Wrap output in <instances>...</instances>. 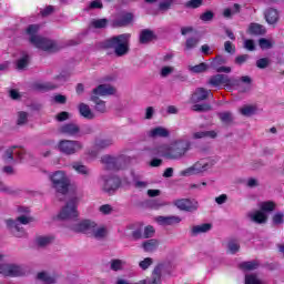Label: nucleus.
I'll use <instances>...</instances> for the list:
<instances>
[{"label":"nucleus","mask_w":284,"mask_h":284,"mask_svg":"<svg viewBox=\"0 0 284 284\" xmlns=\"http://www.w3.org/2000/svg\"><path fill=\"white\" fill-rule=\"evenodd\" d=\"M209 85L219 88V85H226V88H237L239 92L245 93L252 90V78L243 75L240 79L230 78L225 74H215L209 79Z\"/></svg>","instance_id":"1"},{"label":"nucleus","mask_w":284,"mask_h":284,"mask_svg":"<svg viewBox=\"0 0 284 284\" xmlns=\"http://www.w3.org/2000/svg\"><path fill=\"white\" fill-rule=\"evenodd\" d=\"M191 146L192 144L187 140H176L170 145L158 148L153 154H158V156H162L169 161H181V159L185 158V154L190 152Z\"/></svg>","instance_id":"2"},{"label":"nucleus","mask_w":284,"mask_h":284,"mask_svg":"<svg viewBox=\"0 0 284 284\" xmlns=\"http://www.w3.org/2000/svg\"><path fill=\"white\" fill-rule=\"evenodd\" d=\"M18 212L22 215H19L16 220H7L6 224L9 232H11L16 239H26L28 233L21 225H28L29 223H32V217L28 215L30 214V209L21 206L18 209Z\"/></svg>","instance_id":"3"},{"label":"nucleus","mask_w":284,"mask_h":284,"mask_svg":"<svg viewBox=\"0 0 284 284\" xmlns=\"http://www.w3.org/2000/svg\"><path fill=\"white\" fill-rule=\"evenodd\" d=\"M39 24H30L27 28V34L29 37L30 43H32V45L39 50H43L44 52L59 51V44H57V42L37 34L39 32Z\"/></svg>","instance_id":"4"},{"label":"nucleus","mask_w":284,"mask_h":284,"mask_svg":"<svg viewBox=\"0 0 284 284\" xmlns=\"http://www.w3.org/2000/svg\"><path fill=\"white\" fill-rule=\"evenodd\" d=\"M132 34L122 33L109 38L102 42V48L105 50H114L115 57H125L130 52V39Z\"/></svg>","instance_id":"5"},{"label":"nucleus","mask_w":284,"mask_h":284,"mask_svg":"<svg viewBox=\"0 0 284 284\" xmlns=\"http://www.w3.org/2000/svg\"><path fill=\"white\" fill-rule=\"evenodd\" d=\"M59 134H63V136H72L73 139H81L88 134H92L94 129L90 124L79 125L75 122H68L59 126Z\"/></svg>","instance_id":"6"},{"label":"nucleus","mask_w":284,"mask_h":284,"mask_svg":"<svg viewBox=\"0 0 284 284\" xmlns=\"http://www.w3.org/2000/svg\"><path fill=\"white\" fill-rule=\"evenodd\" d=\"M114 92L115 90L110 84H100L92 90L91 101L95 104L97 112L103 114L106 111L105 101L99 99V97H110Z\"/></svg>","instance_id":"7"},{"label":"nucleus","mask_w":284,"mask_h":284,"mask_svg":"<svg viewBox=\"0 0 284 284\" xmlns=\"http://www.w3.org/2000/svg\"><path fill=\"white\" fill-rule=\"evenodd\" d=\"M49 179L55 192L59 194H68V190H70V179H68L65 171H55L49 175Z\"/></svg>","instance_id":"8"},{"label":"nucleus","mask_w":284,"mask_h":284,"mask_svg":"<svg viewBox=\"0 0 284 284\" xmlns=\"http://www.w3.org/2000/svg\"><path fill=\"white\" fill-rule=\"evenodd\" d=\"M78 205L79 197H71L60 211L58 219H60V221H75L79 219Z\"/></svg>","instance_id":"9"},{"label":"nucleus","mask_w":284,"mask_h":284,"mask_svg":"<svg viewBox=\"0 0 284 284\" xmlns=\"http://www.w3.org/2000/svg\"><path fill=\"white\" fill-rule=\"evenodd\" d=\"M58 150L67 156H72V154H77L83 150V142L78 140H61L58 143Z\"/></svg>","instance_id":"10"},{"label":"nucleus","mask_w":284,"mask_h":284,"mask_svg":"<svg viewBox=\"0 0 284 284\" xmlns=\"http://www.w3.org/2000/svg\"><path fill=\"white\" fill-rule=\"evenodd\" d=\"M72 77V73L70 71H62L59 75L55 77V81H58V84H54L52 82H44V83H38L36 84V90L39 92H48L50 90H57L59 85H63L65 81H68Z\"/></svg>","instance_id":"11"},{"label":"nucleus","mask_w":284,"mask_h":284,"mask_svg":"<svg viewBox=\"0 0 284 284\" xmlns=\"http://www.w3.org/2000/svg\"><path fill=\"white\" fill-rule=\"evenodd\" d=\"M121 187V179L119 176H108L101 178V190L109 196H112L116 190Z\"/></svg>","instance_id":"12"},{"label":"nucleus","mask_w":284,"mask_h":284,"mask_svg":"<svg viewBox=\"0 0 284 284\" xmlns=\"http://www.w3.org/2000/svg\"><path fill=\"white\" fill-rule=\"evenodd\" d=\"M3 256L0 254V261ZM0 274L2 276H9L10 278H17V276H26V268L17 264H1Z\"/></svg>","instance_id":"13"},{"label":"nucleus","mask_w":284,"mask_h":284,"mask_svg":"<svg viewBox=\"0 0 284 284\" xmlns=\"http://www.w3.org/2000/svg\"><path fill=\"white\" fill-rule=\"evenodd\" d=\"M211 165L210 162L206 160H200L195 164H193L191 168H187L183 171H181V176H192L194 174H203V172H207L210 170Z\"/></svg>","instance_id":"14"},{"label":"nucleus","mask_w":284,"mask_h":284,"mask_svg":"<svg viewBox=\"0 0 284 284\" xmlns=\"http://www.w3.org/2000/svg\"><path fill=\"white\" fill-rule=\"evenodd\" d=\"M102 163L105 165L106 170H121L123 165H125V155H104Z\"/></svg>","instance_id":"15"},{"label":"nucleus","mask_w":284,"mask_h":284,"mask_svg":"<svg viewBox=\"0 0 284 284\" xmlns=\"http://www.w3.org/2000/svg\"><path fill=\"white\" fill-rule=\"evenodd\" d=\"M164 268H165L164 264H158L152 272L151 278L148 277L145 280H141L133 284H161V276L163 274Z\"/></svg>","instance_id":"16"},{"label":"nucleus","mask_w":284,"mask_h":284,"mask_svg":"<svg viewBox=\"0 0 284 284\" xmlns=\"http://www.w3.org/2000/svg\"><path fill=\"white\" fill-rule=\"evenodd\" d=\"M94 224L95 223L90 220H84L77 224H72L70 227L73 232H78V233L87 234L88 236H91Z\"/></svg>","instance_id":"17"},{"label":"nucleus","mask_w":284,"mask_h":284,"mask_svg":"<svg viewBox=\"0 0 284 284\" xmlns=\"http://www.w3.org/2000/svg\"><path fill=\"white\" fill-rule=\"evenodd\" d=\"M114 145V138L112 136H99L94 139L93 149L97 152H103V150H108V148H112Z\"/></svg>","instance_id":"18"},{"label":"nucleus","mask_w":284,"mask_h":284,"mask_svg":"<svg viewBox=\"0 0 284 284\" xmlns=\"http://www.w3.org/2000/svg\"><path fill=\"white\" fill-rule=\"evenodd\" d=\"M174 205L183 212H196L199 210V202L189 199L176 200Z\"/></svg>","instance_id":"19"},{"label":"nucleus","mask_w":284,"mask_h":284,"mask_svg":"<svg viewBox=\"0 0 284 284\" xmlns=\"http://www.w3.org/2000/svg\"><path fill=\"white\" fill-rule=\"evenodd\" d=\"M248 221L252 223H256L257 225H263L264 223H267V214H265L263 211H251L246 214Z\"/></svg>","instance_id":"20"},{"label":"nucleus","mask_w":284,"mask_h":284,"mask_svg":"<svg viewBox=\"0 0 284 284\" xmlns=\"http://www.w3.org/2000/svg\"><path fill=\"white\" fill-rule=\"evenodd\" d=\"M134 16L132 13H122L115 20L112 21V28H125V26H130Z\"/></svg>","instance_id":"21"},{"label":"nucleus","mask_w":284,"mask_h":284,"mask_svg":"<svg viewBox=\"0 0 284 284\" xmlns=\"http://www.w3.org/2000/svg\"><path fill=\"white\" fill-rule=\"evenodd\" d=\"M23 154H26V151L23 149H20L17 151V148L8 149L4 152L3 160L6 163H12L14 161V155L17 156L18 161L23 160Z\"/></svg>","instance_id":"22"},{"label":"nucleus","mask_w":284,"mask_h":284,"mask_svg":"<svg viewBox=\"0 0 284 284\" xmlns=\"http://www.w3.org/2000/svg\"><path fill=\"white\" fill-rule=\"evenodd\" d=\"M212 95V91L205 88H197L195 92L191 97L192 103H201V101H205L207 97Z\"/></svg>","instance_id":"23"},{"label":"nucleus","mask_w":284,"mask_h":284,"mask_svg":"<svg viewBox=\"0 0 284 284\" xmlns=\"http://www.w3.org/2000/svg\"><path fill=\"white\" fill-rule=\"evenodd\" d=\"M150 139H168L170 131L163 126H156L148 132Z\"/></svg>","instance_id":"24"},{"label":"nucleus","mask_w":284,"mask_h":284,"mask_svg":"<svg viewBox=\"0 0 284 284\" xmlns=\"http://www.w3.org/2000/svg\"><path fill=\"white\" fill-rule=\"evenodd\" d=\"M156 223L159 225H179L181 223V217L179 215H170V216H156Z\"/></svg>","instance_id":"25"},{"label":"nucleus","mask_w":284,"mask_h":284,"mask_svg":"<svg viewBox=\"0 0 284 284\" xmlns=\"http://www.w3.org/2000/svg\"><path fill=\"white\" fill-rule=\"evenodd\" d=\"M210 230H212V224L204 223L201 225L192 226L190 234H191V236H199V234H205V233L210 232Z\"/></svg>","instance_id":"26"},{"label":"nucleus","mask_w":284,"mask_h":284,"mask_svg":"<svg viewBox=\"0 0 284 284\" xmlns=\"http://www.w3.org/2000/svg\"><path fill=\"white\" fill-rule=\"evenodd\" d=\"M78 110L83 119H88V121H92V119L95 118L94 112H92V109H90V105L85 103H80Z\"/></svg>","instance_id":"27"},{"label":"nucleus","mask_w":284,"mask_h":284,"mask_svg":"<svg viewBox=\"0 0 284 284\" xmlns=\"http://www.w3.org/2000/svg\"><path fill=\"white\" fill-rule=\"evenodd\" d=\"M154 39H156V34L150 29H144L140 33V43L142 44L150 43V41H154Z\"/></svg>","instance_id":"28"},{"label":"nucleus","mask_w":284,"mask_h":284,"mask_svg":"<svg viewBox=\"0 0 284 284\" xmlns=\"http://www.w3.org/2000/svg\"><path fill=\"white\" fill-rule=\"evenodd\" d=\"M264 14L266 23H268L270 26L278 23V11L276 9H267Z\"/></svg>","instance_id":"29"},{"label":"nucleus","mask_w":284,"mask_h":284,"mask_svg":"<svg viewBox=\"0 0 284 284\" xmlns=\"http://www.w3.org/2000/svg\"><path fill=\"white\" fill-rule=\"evenodd\" d=\"M142 248L144 252H156L159 250V240L151 239L146 240L142 243Z\"/></svg>","instance_id":"30"},{"label":"nucleus","mask_w":284,"mask_h":284,"mask_svg":"<svg viewBox=\"0 0 284 284\" xmlns=\"http://www.w3.org/2000/svg\"><path fill=\"white\" fill-rule=\"evenodd\" d=\"M108 234V231L105 230V227L103 226H97V223L93 224V229L91 231V235L90 236H93V239H98V240H101V239H105V235Z\"/></svg>","instance_id":"31"},{"label":"nucleus","mask_w":284,"mask_h":284,"mask_svg":"<svg viewBox=\"0 0 284 284\" xmlns=\"http://www.w3.org/2000/svg\"><path fill=\"white\" fill-rule=\"evenodd\" d=\"M217 116L222 123H225L226 125H230V123H234V114L232 111H224L217 113Z\"/></svg>","instance_id":"32"},{"label":"nucleus","mask_w":284,"mask_h":284,"mask_svg":"<svg viewBox=\"0 0 284 284\" xmlns=\"http://www.w3.org/2000/svg\"><path fill=\"white\" fill-rule=\"evenodd\" d=\"M109 20L105 18L102 19H93L90 22V28H94L95 30H102L103 28H108Z\"/></svg>","instance_id":"33"},{"label":"nucleus","mask_w":284,"mask_h":284,"mask_svg":"<svg viewBox=\"0 0 284 284\" xmlns=\"http://www.w3.org/2000/svg\"><path fill=\"white\" fill-rule=\"evenodd\" d=\"M248 32L250 34H255L256 37L261 36V34H265V27H263V24H258V23H251L248 27Z\"/></svg>","instance_id":"34"},{"label":"nucleus","mask_w":284,"mask_h":284,"mask_svg":"<svg viewBox=\"0 0 284 284\" xmlns=\"http://www.w3.org/2000/svg\"><path fill=\"white\" fill-rule=\"evenodd\" d=\"M216 131H199L193 133V139H216Z\"/></svg>","instance_id":"35"},{"label":"nucleus","mask_w":284,"mask_h":284,"mask_svg":"<svg viewBox=\"0 0 284 284\" xmlns=\"http://www.w3.org/2000/svg\"><path fill=\"white\" fill-rule=\"evenodd\" d=\"M72 168L78 172V174H82V176H90V169L80 162H73Z\"/></svg>","instance_id":"36"},{"label":"nucleus","mask_w":284,"mask_h":284,"mask_svg":"<svg viewBox=\"0 0 284 284\" xmlns=\"http://www.w3.org/2000/svg\"><path fill=\"white\" fill-rule=\"evenodd\" d=\"M37 244L39 245V247H45L48 245H50V243H52V241H54V236L52 235H44V236H39L37 237Z\"/></svg>","instance_id":"37"},{"label":"nucleus","mask_w":284,"mask_h":284,"mask_svg":"<svg viewBox=\"0 0 284 284\" xmlns=\"http://www.w3.org/2000/svg\"><path fill=\"white\" fill-rule=\"evenodd\" d=\"M207 63L202 62L197 65L189 67L190 72L193 74H203V72H207Z\"/></svg>","instance_id":"38"},{"label":"nucleus","mask_w":284,"mask_h":284,"mask_svg":"<svg viewBox=\"0 0 284 284\" xmlns=\"http://www.w3.org/2000/svg\"><path fill=\"white\" fill-rule=\"evenodd\" d=\"M261 212H274L276 210V204L272 201L262 202L260 204Z\"/></svg>","instance_id":"39"},{"label":"nucleus","mask_w":284,"mask_h":284,"mask_svg":"<svg viewBox=\"0 0 284 284\" xmlns=\"http://www.w3.org/2000/svg\"><path fill=\"white\" fill-rule=\"evenodd\" d=\"M237 12H241V4L235 3V4L233 6V11H232V9H230V8L224 9L223 17H224L225 19H231V18H232V14H236Z\"/></svg>","instance_id":"40"},{"label":"nucleus","mask_w":284,"mask_h":284,"mask_svg":"<svg viewBox=\"0 0 284 284\" xmlns=\"http://www.w3.org/2000/svg\"><path fill=\"white\" fill-rule=\"evenodd\" d=\"M258 265L260 264L256 261H248V262H242L240 264V267L241 270L252 271V270H257Z\"/></svg>","instance_id":"41"},{"label":"nucleus","mask_w":284,"mask_h":284,"mask_svg":"<svg viewBox=\"0 0 284 284\" xmlns=\"http://www.w3.org/2000/svg\"><path fill=\"white\" fill-rule=\"evenodd\" d=\"M38 280L43 281V283H47V284H52V283H55L57 281L54 276H50V274L45 272L38 273Z\"/></svg>","instance_id":"42"},{"label":"nucleus","mask_w":284,"mask_h":284,"mask_svg":"<svg viewBox=\"0 0 284 284\" xmlns=\"http://www.w3.org/2000/svg\"><path fill=\"white\" fill-rule=\"evenodd\" d=\"M29 61H30V57L28 54H23L22 58H20L17 61V69L18 70H26V68H28Z\"/></svg>","instance_id":"43"},{"label":"nucleus","mask_w":284,"mask_h":284,"mask_svg":"<svg viewBox=\"0 0 284 284\" xmlns=\"http://www.w3.org/2000/svg\"><path fill=\"white\" fill-rule=\"evenodd\" d=\"M193 112H210V110H212V105H210L209 103H204V104H194L192 106Z\"/></svg>","instance_id":"44"},{"label":"nucleus","mask_w":284,"mask_h":284,"mask_svg":"<svg viewBox=\"0 0 284 284\" xmlns=\"http://www.w3.org/2000/svg\"><path fill=\"white\" fill-rule=\"evenodd\" d=\"M272 63V60L270 58H261L256 61V68L260 70H265V68H268Z\"/></svg>","instance_id":"45"},{"label":"nucleus","mask_w":284,"mask_h":284,"mask_svg":"<svg viewBox=\"0 0 284 284\" xmlns=\"http://www.w3.org/2000/svg\"><path fill=\"white\" fill-rule=\"evenodd\" d=\"M245 284H264V283L258 278V276L254 274H248V275H245Z\"/></svg>","instance_id":"46"},{"label":"nucleus","mask_w":284,"mask_h":284,"mask_svg":"<svg viewBox=\"0 0 284 284\" xmlns=\"http://www.w3.org/2000/svg\"><path fill=\"white\" fill-rule=\"evenodd\" d=\"M227 247H229V252L231 254H236V252H239V250H241V245L235 240H231L227 244Z\"/></svg>","instance_id":"47"},{"label":"nucleus","mask_w":284,"mask_h":284,"mask_svg":"<svg viewBox=\"0 0 284 284\" xmlns=\"http://www.w3.org/2000/svg\"><path fill=\"white\" fill-rule=\"evenodd\" d=\"M200 20L203 21L204 23H207L210 21L214 20V12L213 11H205L200 16Z\"/></svg>","instance_id":"48"},{"label":"nucleus","mask_w":284,"mask_h":284,"mask_svg":"<svg viewBox=\"0 0 284 284\" xmlns=\"http://www.w3.org/2000/svg\"><path fill=\"white\" fill-rule=\"evenodd\" d=\"M199 45V38H189L185 42V50H194Z\"/></svg>","instance_id":"49"},{"label":"nucleus","mask_w":284,"mask_h":284,"mask_svg":"<svg viewBox=\"0 0 284 284\" xmlns=\"http://www.w3.org/2000/svg\"><path fill=\"white\" fill-rule=\"evenodd\" d=\"M240 112L243 116H252V114H254V112H256V108H254L252 105H246V106L242 108L240 110Z\"/></svg>","instance_id":"50"},{"label":"nucleus","mask_w":284,"mask_h":284,"mask_svg":"<svg viewBox=\"0 0 284 284\" xmlns=\"http://www.w3.org/2000/svg\"><path fill=\"white\" fill-rule=\"evenodd\" d=\"M111 270L113 272H119L123 270V261L122 260H111Z\"/></svg>","instance_id":"51"},{"label":"nucleus","mask_w":284,"mask_h":284,"mask_svg":"<svg viewBox=\"0 0 284 284\" xmlns=\"http://www.w3.org/2000/svg\"><path fill=\"white\" fill-rule=\"evenodd\" d=\"M273 224L274 225H283L284 224V213L277 212L273 215Z\"/></svg>","instance_id":"52"},{"label":"nucleus","mask_w":284,"mask_h":284,"mask_svg":"<svg viewBox=\"0 0 284 284\" xmlns=\"http://www.w3.org/2000/svg\"><path fill=\"white\" fill-rule=\"evenodd\" d=\"M133 185H134L135 190H145V187H148L149 183L145 181H141L136 178H133Z\"/></svg>","instance_id":"53"},{"label":"nucleus","mask_w":284,"mask_h":284,"mask_svg":"<svg viewBox=\"0 0 284 284\" xmlns=\"http://www.w3.org/2000/svg\"><path fill=\"white\" fill-rule=\"evenodd\" d=\"M103 8V2L101 0H93L89 3V6L85 8V10H101Z\"/></svg>","instance_id":"54"},{"label":"nucleus","mask_w":284,"mask_h":284,"mask_svg":"<svg viewBox=\"0 0 284 284\" xmlns=\"http://www.w3.org/2000/svg\"><path fill=\"white\" fill-rule=\"evenodd\" d=\"M18 125H26V123H28V113L20 111L18 113V121H17Z\"/></svg>","instance_id":"55"},{"label":"nucleus","mask_w":284,"mask_h":284,"mask_svg":"<svg viewBox=\"0 0 284 284\" xmlns=\"http://www.w3.org/2000/svg\"><path fill=\"white\" fill-rule=\"evenodd\" d=\"M152 263H154V260H152V257H145L139 263V267H141V270H148V267H150Z\"/></svg>","instance_id":"56"},{"label":"nucleus","mask_w":284,"mask_h":284,"mask_svg":"<svg viewBox=\"0 0 284 284\" xmlns=\"http://www.w3.org/2000/svg\"><path fill=\"white\" fill-rule=\"evenodd\" d=\"M224 50L229 54H234L236 52V47H234L231 41H226L224 42Z\"/></svg>","instance_id":"57"},{"label":"nucleus","mask_w":284,"mask_h":284,"mask_svg":"<svg viewBox=\"0 0 284 284\" xmlns=\"http://www.w3.org/2000/svg\"><path fill=\"white\" fill-rule=\"evenodd\" d=\"M154 236V226L149 225L144 229L143 239H152Z\"/></svg>","instance_id":"58"},{"label":"nucleus","mask_w":284,"mask_h":284,"mask_svg":"<svg viewBox=\"0 0 284 284\" xmlns=\"http://www.w3.org/2000/svg\"><path fill=\"white\" fill-rule=\"evenodd\" d=\"M247 59H250V54L237 55L235 58V64L236 65H243V63H245L247 61Z\"/></svg>","instance_id":"59"},{"label":"nucleus","mask_w":284,"mask_h":284,"mask_svg":"<svg viewBox=\"0 0 284 284\" xmlns=\"http://www.w3.org/2000/svg\"><path fill=\"white\" fill-rule=\"evenodd\" d=\"M172 0H164L163 2H160V10H162L163 12H165L166 10H170V8H172Z\"/></svg>","instance_id":"60"},{"label":"nucleus","mask_w":284,"mask_h":284,"mask_svg":"<svg viewBox=\"0 0 284 284\" xmlns=\"http://www.w3.org/2000/svg\"><path fill=\"white\" fill-rule=\"evenodd\" d=\"M244 48H245V50H248L250 52H254V50H256V45L254 44V40H245L244 41Z\"/></svg>","instance_id":"61"},{"label":"nucleus","mask_w":284,"mask_h":284,"mask_svg":"<svg viewBox=\"0 0 284 284\" xmlns=\"http://www.w3.org/2000/svg\"><path fill=\"white\" fill-rule=\"evenodd\" d=\"M260 47L263 50H270V48H272V42H270V40H267L265 38H262V39H260Z\"/></svg>","instance_id":"62"},{"label":"nucleus","mask_w":284,"mask_h":284,"mask_svg":"<svg viewBox=\"0 0 284 284\" xmlns=\"http://www.w3.org/2000/svg\"><path fill=\"white\" fill-rule=\"evenodd\" d=\"M187 8H201L203 6V0H190L186 2Z\"/></svg>","instance_id":"63"},{"label":"nucleus","mask_w":284,"mask_h":284,"mask_svg":"<svg viewBox=\"0 0 284 284\" xmlns=\"http://www.w3.org/2000/svg\"><path fill=\"white\" fill-rule=\"evenodd\" d=\"M99 210H100L101 214H111L112 213V205L104 204V205H101Z\"/></svg>","instance_id":"64"}]
</instances>
